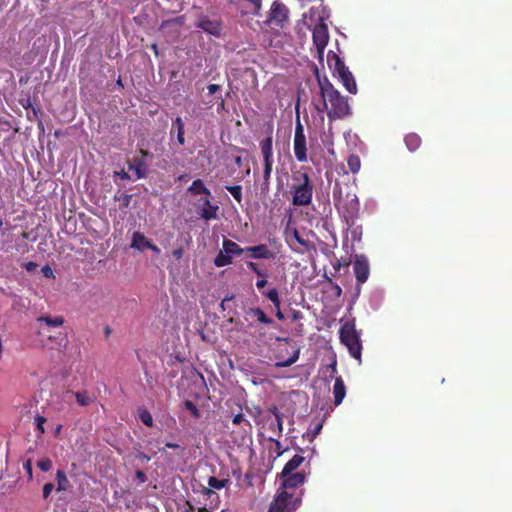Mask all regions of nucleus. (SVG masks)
Here are the masks:
<instances>
[{
    "label": "nucleus",
    "mask_w": 512,
    "mask_h": 512,
    "mask_svg": "<svg viewBox=\"0 0 512 512\" xmlns=\"http://www.w3.org/2000/svg\"><path fill=\"white\" fill-rule=\"evenodd\" d=\"M315 78L318 82L319 92L311 99V106L320 113L321 120H323L324 114L328 116L330 122L344 120L351 116L352 109L348 98L341 95L328 77L320 75L318 68H315Z\"/></svg>",
    "instance_id": "nucleus-1"
},
{
    "label": "nucleus",
    "mask_w": 512,
    "mask_h": 512,
    "mask_svg": "<svg viewBox=\"0 0 512 512\" xmlns=\"http://www.w3.org/2000/svg\"><path fill=\"white\" fill-rule=\"evenodd\" d=\"M293 206H309L312 201L314 186L311 184L309 175L303 170L294 171L292 184H290Z\"/></svg>",
    "instance_id": "nucleus-2"
},
{
    "label": "nucleus",
    "mask_w": 512,
    "mask_h": 512,
    "mask_svg": "<svg viewBox=\"0 0 512 512\" xmlns=\"http://www.w3.org/2000/svg\"><path fill=\"white\" fill-rule=\"evenodd\" d=\"M341 188H334V201L337 210L340 211L342 218L348 227H352L356 223L359 212V202L355 193L347 192L345 198L341 196Z\"/></svg>",
    "instance_id": "nucleus-3"
},
{
    "label": "nucleus",
    "mask_w": 512,
    "mask_h": 512,
    "mask_svg": "<svg viewBox=\"0 0 512 512\" xmlns=\"http://www.w3.org/2000/svg\"><path fill=\"white\" fill-rule=\"evenodd\" d=\"M340 340L348 349V353L351 354V357L361 361L362 343L354 321H346L345 324L341 326Z\"/></svg>",
    "instance_id": "nucleus-4"
},
{
    "label": "nucleus",
    "mask_w": 512,
    "mask_h": 512,
    "mask_svg": "<svg viewBox=\"0 0 512 512\" xmlns=\"http://www.w3.org/2000/svg\"><path fill=\"white\" fill-rule=\"evenodd\" d=\"M303 492L295 495L288 491H277L267 512H295L301 505Z\"/></svg>",
    "instance_id": "nucleus-5"
},
{
    "label": "nucleus",
    "mask_w": 512,
    "mask_h": 512,
    "mask_svg": "<svg viewBox=\"0 0 512 512\" xmlns=\"http://www.w3.org/2000/svg\"><path fill=\"white\" fill-rule=\"evenodd\" d=\"M260 149L263 158L262 190H267L271 181L273 167V138L271 135L261 140Z\"/></svg>",
    "instance_id": "nucleus-6"
},
{
    "label": "nucleus",
    "mask_w": 512,
    "mask_h": 512,
    "mask_svg": "<svg viewBox=\"0 0 512 512\" xmlns=\"http://www.w3.org/2000/svg\"><path fill=\"white\" fill-rule=\"evenodd\" d=\"M295 111H297V121H295L293 151L295 159H297L299 163H305L307 161L306 138L303 124H301L299 119V102L295 105Z\"/></svg>",
    "instance_id": "nucleus-7"
},
{
    "label": "nucleus",
    "mask_w": 512,
    "mask_h": 512,
    "mask_svg": "<svg viewBox=\"0 0 512 512\" xmlns=\"http://www.w3.org/2000/svg\"><path fill=\"white\" fill-rule=\"evenodd\" d=\"M270 244L273 249H269L266 244H258L256 246L246 247V252L250 253V257L254 259L274 260L279 253V249L282 248V245L277 238H272Z\"/></svg>",
    "instance_id": "nucleus-8"
},
{
    "label": "nucleus",
    "mask_w": 512,
    "mask_h": 512,
    "mask_svg": "<svg viewBox=\"0 0 512 512\" xmlns=\"http://www.w3.org/2000/svg\"><path fill=\"white\" fill-rule=\"evenodd\" d=\"M194 26H196V28L200 29L205 34H209L215 38L221 37L222 22L217 17H210L204 13H199Z\"/></svg>",
    "instance_id": "nucleus-9"
},
{
    "label": "nucleus",
    "mask_w": 512,
    "mask_h": 512,
    "mask_svg": "<svg viewBox=\"0 0 512 512\" xmlns=\"http://www.w3.org/2000/svg\"><path fill=\"white\" fill-rule=\"evenodd\" d=\"M313 43L319 60H322L325 48L329 43V29L325 23H318L313 29Z\"/></svg>",
    "instance_id": "nucleus-10"
},
{
    "label": "nucleus",
    "mask_w": 512,
    "mask_h": 512,
    "mask_svg": "<svg viewBox=\"0 0 512 512\" xmlns=\"http://www.w3.org/2000/svg\"><path fill=\"white\" fill-rule=\"evenodd\" d=\"M308 475L309 471L306 472L304 468L299 472H290L286 476H282L279 474V477H281L282 479V484L281 488H279L278 491H288L300 487L301 485L304 484L306 477Z\"/></svg>",
    "instance_id": "nucleus-11"
},
{
    "label": "nucleus",
    "mask_w": 512,
    "mask_h": 512,
    "mask_svg": "<svg viewBox=\"0 0 512 512\" xmlns=\"http://www.w3.org/2000/svg\"><path fill=\"white\" fill-rule=\"evenodd\" d=\"M353 273H355L358 285L367 282L369 277V263L366 255H356L353 260Z\"/></svg>",
    "instance_id": "nucleus-12"
},
{
    "label": "nucleus",
    "mask_w": 512,
    "mask_h": 512,
    "mask_svg": "<svg viewBox=\"0 0 512 512\" xmlns=\"http://www.w3.org/2000/svg\"><path fill=\"white\" fill-rule=\"evenodd\" d=\"M210 198L208 196L200 197L196 204L198 215L205 221L216 219V212L219 210V206L211 204Z\"/></svg>",
    "instance_id": "nucleus-13"
},
{
    "label": "nucleus",
    "mask_w": 512,
    "mask_h": 512,
    "mask_svg": "<svg viewBox=\"0 0 512 512\" xmlns=\"http://www.w3.org/2000/svg\"><path fill=\"white\" fill-rule=\"evenodd\" d=\"M246 320L252 319V322H250L249 327L256 328L257 323L265 324L268 326L274 325V321L272 318L267 316L266 312L262 310V308L258 307H251L246 309Z\"/></svg>",
    "instance_id": "nucleus-14"
},
{
    "label": "nucleus",
    "mask_w": 512,
    "mask_h": 512,
    "mask_svg": "<svg viewBox=\"0 0 512 512\" xmlns=\"http://www.w3.org/2000/svg\"><path fill=\"white\" fill-rule=\"evenodd\" d=\"M303 464L309 469V460H306L303 455L297 454L293 456V458L289 459L286 465H284L281 475L286 476L290 473L298 472V468H300Z\"/></svg>",
    "instance_id": "nucleus-15"
},
{
    "label": "nucleus",
    "mask_w": 512,
    "mask_h": 512,
    "mask_svg": "<svg viewBox=\"0 0 512 512\" xmlns=\"http://www.w3.org/2000/svg\"><path fill=\"white\" fill-rule=\"evenodd\" d=\"M288 17V9L287 7L282 3H273L270 17H268V20H270L271 23H275L277 25L282 24L284 21L287 20Z\"/></svg>",
    "instance_id": "nucleus-16"
},
{
    "label": "nucleus",
    "mask_w": 512,
    "mask_h": 512,
    "mask_svg": "<svg viewBox=\"0 0 512 512\" xmlns=\"http://www.w3.org/2000/svg\"><path fill=\"white\" fill-rule=\"evenodd\" d=\"M328 65L329 69L332 72V76L349 72L348 68L346 67L345 63L342 61L340 56L332 51H329L328 53Z\"/></svg>",
    "instance_id": "nucleus-17"
},
{
    "label": "nucleus",
    "mask_w": 512,
    "mask_h": 512,
    "mask_svg": "<svg viewBox=\"0 0 512 512\" xmlns=\"http://www.w3.org/2000/svg\"><path fill=\"white\" fill-rule=\"evenodd\" d=\"M130 171H134L136 179H143L146 177L147 166L143 158H133L128 162Z\"/></svg>",
    "instance_id": "nucleus-18"
},
{
    "label": "nucleus",
    "mask_w": 512,
    "mask_h": 512,
    "mask_svg": "<svg viewBox=\"0 0 512 512\" xmlns=\"http://www.w3.org/2000/svg\"><path fill=\"white\" fill-rule=\"evenodd\" d=\"M334 77L339 78V80L342 83V86L345 87V89L348 91V93H350L352 95L357 94V84H356V80H354L352 72H342L341 74H337Z\"/></svg>",
    "instance_id": "nucleus-19"
},
{
    "label": "nucleus",
    "mask_w": 512,
    "mask_h": 512,
    "mask_svg": "<svg viewBox=\"0 0 512 512\" xmlns=\"http://www.w3.org/2000/svg\"><path fill=\"white\" fill-rule=\"evenodd\" d=\"M187 191L189 194L193 196L204 195V197H213L211 195L210 190L207 187H205L204 182L201 179L193 180L191 186L188 187Z\"/></svg>",
    "instance_id": "nucleus-20"
},
{
    "label": "nucleus",
    "mask_w": 512,
    "mask_h": 512,
    "mask_svg": "<svg viewBox=\"0 0 512 512\" xmlns=\"http://www.w3.org/2000/svg\"><path fill=\"white\" fill-rule=\"evenodd\" d=\"M332 392H334V404L336 406L340 405L346 396L345 382H343L341 377H336Z\"/></svg>",
    "instance_id": "nucleus-21"
},
{
    "label": "nucleus",
    "mask_w": 512,
    "mask_h": 512,
    "mask_svg": "<svg viewBox=\"0 0 512 512\" xmlns=\"http://www.w3.org/2000/svg\"><path fill=\"white\" fill-rule=\"evenodd\" d=\"M221 251L226 254H229L232 257V256L242 255L243 253L246 252V248L240 247L239 244H237L236 242H234L232 240L224 239L223 240V250H221Z\"/></svg>",
    "instance_id": "nucleus-22"
},
{
    "label": "nucleus",
    "mask_w": 512,
    "mask_h": 512,
    "mask_svg": "<svg viewBox=\"0 0 512 512\" xmlns=\"http://www.w3.org/2000/svg\"><path fill=\"white\" fill-rule=\"evenodd\" d=\"M176 131L177 143L183 146L185 143L184 139V123L181 117L177 116L172 121L171 135Z\"/></svg>",
    "instance_id": "nucleus-23"
},
{
    "label": "nucleus",
    "mask_w": 512,
    "mask_h": 512,
    "mask_svg": "<svg viewBox=\"0 0 512 512\" xmlns=\"http://www.w3.org/2000/svg\"><path fill=\"white\" fill-rule=\"evenodd\" d=\"M146 243H152V241L146 238V236L143 233L135 231L133 233L132 244H130V247L133 249L144 251L147 248L145 246Z\"/></svg>",
    "instance_id": "nucleus-24"
},
{
    "label": "nucleus",
    "mask_w": 512,
    "mask_h": 512,
    "mask_svg": "<svg viewBox=\"0 0 512 512\" xmlns=\"http://www.w3.org/2000/svg\"><path fill=\"white\" fill-rule=\"evenodd\" d=\"M405 146L408 147L410 152H416L421 146V137L415 132L406 134L404 138Z\"/></svg>",
    "instance_id": "nucleus-25"
},
{
    "label": "nucleus",
    "mask_w": 512,
    "mask_h": 512,
    "mask_svg": "<svg viewBox=\"0 0 512 512\" xmlns=\"http://www.w3.org/2000/svg\"><path fill=\"white\" fill-rule=\"evenodd\" d=\"M72 395L76 398V403L81 407H87L95 401V397L86 390L72 392Z\"/></svg>",
    "instance_id": "nucleus-26"
},
{
    "label": "nucleus",
    "mask_w": 512,
    "mask_h": 512,
    "mask_svg": "<svg viewBox=\"0 0 512 512\" xmlns=\"http://www.w3.org/2000/svg\"><path fill=\"white\" fill-rule=\"evenodd\" d=\"M227 480H219L214 476H210L208 480V489H204V494L210 495L213 494V490H220L225 487Z\"/></svg>",
    "instance_id": "nucleus-27"
},
{
    "label": "nucleus",
    "mask_w": 512,
    "mask_h": 512,
    "mask_svg": "<svg viewBox=\"0 0 512 512\" xmlns=\"http://www.w3.org/2000/svg\"><path fill=\"white\" fill-rule=\"evenodd\" d=\"M262 295L267 298V300L271 301L274 309H278V307H280V298L276 287L263 291Z\"/></svg>",
    "instance_id": "nucleus-28"
},
{
    "label": "nucleus",
    "mask_w": 512,
    "mask_h": 512,
    "mask_svg": "<svg viewBox=\"0 0 512 512\" xmlns=\"http://www.w3.org/2000/svg\"><path fill=\"white\" fill-rule=\"evenodd\" d=\"M232 263V256L229 254H226L222 251L218 253V255L214 258V265L215 267H226L229 266Z\"/></svg>",
    "instance_id": "nucleus-29"
},
{
    "label": "nucleus",
    "mask_w": 512,
    "mask_h": 512,
    "mask_svg": "<svg viewBox=\"0 0 512 512\" xmlns=\"http://www.w3.org/2000/svg\"><path fill=\"white\" fill-rule=\"evenodd\" d=\"M299 354H300V349L299 347L295 349V351L293 352V354L291 356H289V358L285 359V360H282V361H277L276 364H274L275 367L277 368H286V367H289L291 366L293 363H295L296 361H298L299 359Z\"/></svg>",
    "instance_id": "nucleus-30"
},
{
    "label": "nucleus",
    "mask_w": 512,
    "mask_h": 512,
    "mask_svg": "<svg viewBox=\"0 0 512 512\" xmlns=\"http://www.w3.org/2000/svg\"><path fill=\"white\" fill-rule=\"evenodd\" d=\"M348 169L352 174H356L361 169V159L356 154H351L347 158Z\"/></svg>",
    "instance_id": "nucleus-31"
},
{
    "label": "nucleus",
    "mask_w": 512,
    "mask_h": 512,
    "mask_svg": "<svg viewBox=\"0 0 512 512\" xmlns=\"http://www.w3.org/2000/svg\"><path fill=\"white\" fill-rule=\"evenodd\" d=\"M56 481H58V488H56L58 492L66 491L70 485L66 473L62 470H58V472H56Z\"/></svg>",
    "instance_id": "nucleus-32"
},
{
    "label": "nucleus",
    "mask_w": 512,
    "mask_h": 512,
    "mask_svg": "<svg viewBox=\"0 0 512 512\" xmlns=\"http://www.w3.org/2000/svg\"><path fill=\"white\" fill-rule=\"evenodd\" d=\"M38 322H45L46 325H48V327H61L63 325V322H65V320L63 319L62 316H59V317H40L38 318Z\"/></svg>",
    "instance_id": "nucleus-33"
},
{
    "label": "nucleus",
    "mask_w": 512,
    "mask_h": 512,
    "mask_svg": "<svg viewBox=\"0 0 512 512\" xmlns=\"http://www.w3.org/2000/svg\"><path fill=\"white\" fill-rule=\"evenodd\" d=\"M138 417H139V420L141 422H143L144 425H146L148 427L153 426V419H152L151 413L149 411H147L146 408H140L138 410Z\"/></svg>",
    "instance_id": "nucleus-34"
},
{
    "label": "nucleus",
    "mask_w": 512,
    "mask_h": 512,
    "mask_svg": "<svg viewBox=\"0 0 512 512\" xmlns=\"http://www.w3.org/2000/svg\"><path fill=\"white\" fill-rule=\"evenodd\" d=\"M225 189L229 191L232 197H234L235 201L241 203L242 201V188L240 185L234 186H226Z\"/></svg>",
    "instance_id": "nucleus-35"
},
{
    "label": "nucleus",
    "mask_w": 512,
    "mask_h": 512,
    "mask_svg": "<svg viewBox=\"0 0 512 512\" xmlns=\"http://www.w3.org/2000/svg\"><path fill=\"white\" fill-rule=\"evenodd\" d=\"M247 268L250 269L251 272L255 273V275H257V277L260 279H264L267 277L266 272L263 269L259 268L258 264L254 261L247 262Z\"/></svg>",
    "instance_id": "nucleus-36"
},
{
    "label": "nucleus",
    "mask_w": 512,
    "mask_h": 512,
    "mask_svg": "<svg viewBox=\"0 0 512 512\" xmlns=\"http://www.w3.org/2000/svg\"><path fill=\"white\" fill-rule=\"evenodd\" d=\"M184 408H186L187 411L191 412L192 416L196 419L200 417V411L196 404H194L190 400H186L183 402Z\"/></svg>",
    "instance_id": "nucleus-37"
},
{
    "label": "nucleus",
    "mask_w": 512,
    "mask_h": 512,
    "mask_svg": "<svg viewBox=\"0 0 512 512\" xmlns=\"http://www.w3.org/2000/svg\"><path fill=\"white\" fill-rule=\"evenodd\" d=\"M270 429L276 432L277 436L280 437L283 433V418H277L276 424H270Z\"/></svg>",
    "instance_id": "nucleus-38"
},
{
    "label": "nucleus",
    "mask_w": 512,
    "mask_h": 512,
    "mask_svg": "<svg viewBox=\"0 0 512 512\" xmlns=\"http://www.w3.org/2000/svg\"><path fill=\"white\" fill-rule=\"evenodd\" d=\"M245 424L246 426L251 427L250 420L245 418V416L242 415V413H238L234 417H232V424L239 425V424Z\"/></svg>",
    "instance_id": "nucleus-39"
},
{
    "label": "nucleus",
    "mask_w": 512,
    "mask_h": 512,
    "mask_svg": "<svg viewBox=\"0 0 512 512\" xmlns=\"http://www.w3.org/2000/svg\"><path fill=\"white\" fill-rule=\"evenodd\" d=\"M34 421H35V426H37L38 433L44 434V432H45L44 424L46 422L45 417L37 415V416H35Z\"/></svg>",
    "instance_id": "nucleus-40"
},
{
    "label": "nucleus",
    "mask_w": 512,
    "mask_h": 512,
    "mask_svg": "<svg viewBox=\"0 0 512 512\" xmlns=\"http://www.w3.org/2000/svg\"><path fill=\"white\" fill-rule=\"evenodd\" d=\"M270 441L274 443V451H276L277 457L282 456L288 451V448H283L282 444L274 438H270Z\"/></svg>",
    "instance_id": "nucleus-41"
},
{
    "label": "nucleus",
    "mask_w": 512,
    "mask_h": 512,
    "mask_svg": "<svg viewBox=\"0 0 512 512\" xmlns=\"http://www.w3.org/2000/svg\"><path fill=\"white\" fill-rule=\"evenodd\" d=\"M37 465L40 470L47 472L51 469L52 463L50 458H43L37 463Z\"/></svg>",
    "instance_id": "nucleus-42"
},
{
    "label": "nucleus",
    "mask_w": 512,
    "mask_h": 512,
    "mask_svg": "<svg viewBox=\"0 0 512 512\" xmlns=\"http://www.w3.org/2000/svg\"><path fill=\"white\" fill-rule=\"evenodd\" d=\"M134 450H135V459L137 460H140L141 462H149L151 460V457L148 456L147 454L143 453L142 451H140V446L139 447H134Z\"/></svg>",
    "instance_id": "nucleus-43"
},
{
    "label": "nucleus",
    "mask_w": 512,
    "mask_h": 512,
    "mask_svg": "<svg viewBox=\"0 0 512 512\" xmlns=\"http://www.w3.org/2000/svg\"><path fill=\"white\" fill-rule=\"evenodd\" d=\"M42 273L45 278H49V279L55 278L54 270H52L51 267L47 264L42 267Z\"/></svg>",
    "instance_id": "nucleus-44"
},
{
    "label": "nucleus",
    "mask_w": 512,
    "mask_h": 512,
    "mask_svg": "<svg viewBox=\"0 0 512 512\" xmlns=\"http://www.w3.org/2000/svg\"><path fill=\"white\" fill-rule=\"evenodd\" d=\"M24 270L28 272H34L38 268V264L34 261L24 262L22 264Z\"/></svg>",
    "instance_id": "nucleus-45"
},
{
    "label": "nucleus",
    "mask_w": 512,
    "mask_h": 512,
    "mask_svg": "<svg viewBox=\"0 0 512 512\" xmlns=\"http://www.w3.org/2000/svg\"><path fill=\"white\" fill-rule=\"evenodd\" d=\"M52 490H54V484H52V483L44 484V486H43V498L44 499L49 498Z\"/></svg>",
    "instance_id": "nucleus-46"
},
{
    "label": "nucleus",
    "mask_w": 512,
    "mask_h": 512,
    "mask_svg": "<svg viewBox=\"0 0 512 512\" xmlns=\"http://www.w3.org/2000/svg\"><path fill=\"white\" fill-rule=\"evenodd\" d=\"M23 469L26 470L29 480L33 478V468L31 467V460L28 459L26 463L23 464Z\"/></svg>",
    "instance_id": "nucleus-47"
},
{
    "label": "nucleus",
    "mask_w": 512,
    "mask_h": 512,
    "mask_svg": "<svg viewBox=\"0 0 512 512\" xmlns=\"http://www.w3.org/2000/svg\"><path fill=\"white\" fill-rule=\"evenodd\" d=\"M135 479L138 480L140 484H143L147 481V476L145 472L139 470L135 472Z\"/></svg>",
    "instance_id": "nucleus-48"
},
{
    "label": "nucleus",
    "mask_w": 512,
    "mask_h": 512,
    "mask_svg": "<svg viewBox=\"0 0 512 512\" xmlns=\"http://www.w3.org/2000/svg\"><path fill=\"white\" fill-rule=\"evenodd\" d=\"M117 199L122 201V206L128 207L130 204V201H131V195L124 193V194H122V196H120Z\"/></svg>",
    "instance_id": "nucleus-49"
},
{
    "label": "nucleus",
    "mask_w": 512,
    "mask_h": 512,
    "mask_svg": "<svg viewBox=\"0 0 512 512\" xmlns=\"http://www.w3.org/2000/svg\"><path fill=\"white\" fill-rule=\"evenodd\" d=\"M208 94L215 95L221 90L220 85L210 84L207 86Z\"/></svg>",
    "instance_id": "nucleus-50"
},
{
    "label": "nucleus",
    "mask_w": 512,
    "mask_h": 512,
    "mask_svg": "<svg viewBox=\"0 0 512 512\" xmlns=\"http://www.w3.org/2000/svg\"><path fill=\"white\" fill-rule=\"evenodd\" d=\"M290 318H292L294 322H297L303 318V312L300 310H293L292 314H290Z\"/></svg>",
    "instance_id": "nucleus-51"
},
{
    "label": "nucleus",
    "mask_w": 512,
    "mask_h": 512,
    "mask_svg": "<svg viewBox=\"0 0 512 512\" xmlns=\"http://www.w3.org/2000/svg\"><path fill=\"white\" fill-rule=\"evenodd\" d=\"M183 253H184L183 247H178L172 251V256L175 257V259L178 261V260H181V258L183 257Z\"/></svg>",
    "instance_id": "nucleus-52"
},
{
    "label": "nucleus",
    "mask_w": 512,
    "mask_h": 512,
    "mask_svg": "<svg viewBox=\"0 0 512 512\" xmlns=\"http://www.w3.org/2000/svg\"><path fill=\"white\" fill-rule=\"evenodd\" d=\"M268 411H270V413H272V415L274 416V418H283V413L279 411L278 407L277 406H272L270 407V409H268Z\"/></svg>",
    "instance_id": "nucleus-53"
},
{
    "label": "nucleus",
    "mask_w": 512,
    "mask_h": 512,
    "mask_svg": "<svg viewBox=\"0 0 512 512\" xmlns=\"http://www.w3.org/2000/svg\"><path fill=\"white\" fill-rule=\"evenodd\" d=\"M172 23H176L178 25H182L183 24V16H178V17H176L173 20H167V21L162 23V26L170 25Z\"/></svg>",
    "instance_id": "nucleus-54"
},
{
    "label": "nucleus",
    "mask_w": 512,
    "mask_h": 512,
    "mask_svg": "<svg viewBox=\"0 0 512 512\" xmlns=\"http://www.w3.org/2000/svg\"><path fill=\"white\" fill-rule=\"evenodd\" d=\"M267 283L268 282L266 278H260L256 282V288L261 291L264 287L267 286Z\"/></svg>",
    "instance_id": "nucleus-55"
},
{
    "label": "nucleus",
    "mask_w": 512,
    "mask_h": 512,
    "mask_svg": "<svg viewBox=\"0 0 512 512\" xmlns=\"http://www.w3.org/2000/svg\"><path fill=\"white\" fill-rule=\"evenodd\" d=\"M145 246L148 247L146 249H150L156 254L160 253V248H158L154 243H146Z\"/></svg>",
    "instance_id": "nucleus-56"
},
{
    "label": "nucleus",
    "mask_w": 512,
    "mask_h": 512,
    "mask_svg": "<svg viewBox=\"0 0 512 512\" xmlns=\"http://www.w3.org/2000/svg\"><path fill=\"white\" fill-rule=\"evenodd\" d=\"M117 175L120 177V179L122 180H125V181H128L130 180V175L128 172L122 170L120 172L117 173Z\"/></svg>",
    "instance_id": "nucleus-57"
},
{
    "label": "nucleus",
    "mask_w": 512,
    "mask_h": 512,
    "mask_svg": "<svg viewBox=\"0 0 512 512\" xmlns=\"http://www.w3.org/2000/svg\"><path fill=\"white\" fill-rule=\"evenodd\" d=\"M225 110V100L220 98V102L218 103V106H216V111L220 112Z\"/></svg>",
    "instance_id": "nucleus-58"
},
{
    "label": "nucleus",
    "mask_w": 512,
    "mask_h": 512,
    "mask_svg": "<svg viewBox=\"0 0 512 512\" xmlns=\"http://www.w3.org/2000/svg\"><path fill=\"white\" fill-rule=\"evenodd\" d=\"M165 447L168 449H178L179 445L175 442H166Z\"/></svg>",
    "instance_id": "nucleus-59"
},
{
    "label": "nucleus",
    "mask_w": 512,
    "mask_h": 512,
    "mask_svg": "<svg viewBox=\"0 0 512 512\" xmlns=\"http://www.w3.org/2000/svg\"><path fill=\"white\" fill-rule=\"evenodd\" d=\"M276 317H277L278 320H281V321L284 320V314L280 310V307L276 308Z\"/></svg>",
    "instance_id": "nucleus-60"
},
{
    "label": "nucleus",
    "mask_w": 512,
    "mask_h": 512,
    "mask_svg": "<svg viewBox=\"0 0 512 512\" xmlns=\"http://www.w3.org/2000/svg\"><path fill=\"white\" fill-rule=\"evenodd\" d=\"M254 5V8L259 9L261 7V0H247Z\"/></svg>",
    "instance_id": "nucleus-61"
},
{
    "label": "nucleus",
    "mask_w": 512,
    "mask_h": 512,
    "mask_svg": "<svg viewBox=\"0 0 512 512\" xmlns=\"http://www.w3.org/2000/svg\"><path fill=\"white\" fill-rule=\"evenodd\" d=\"M294 238L295 240L298 241V243L305 245V241L302 238H300L298 231H294Z\"/></svg>",
    "instance_id": "nucleus-62"
},
{
    "label": "nucleus",
    "mask_w": 512,
    "mask_h": 512,
    "mask_svg": "<svg viewBox=\"0 0 512 512\" xmlns=\"http://www.w3.org/2000/svg\"><path fill=\"white\" fill-rule=\"evenodd\" d=\"M295 331H297V333H298L299 335H302V334H303V332H304V325H303V324H301V323H299V324H298V326H297V327H295Z\"/></svg>",
    "instance_id": "nucleus-63"
},
{
    "label": "nucleus",
    "mask_w": 512,
    "mask_h": 512,
    "mask_svg": "<svg viewBox=\"0 0 512 512\" xmlns=\"http://www.w3.org/2000/svg\"><path fill=\"white\" fill-rule=\"evenodd\" d=\"M322 429V424H316L315 428H314V432H313V435H317L320 433V430Z\"/></svg>",
    "instance_id": "nucleus-64"
}]
</instances>
